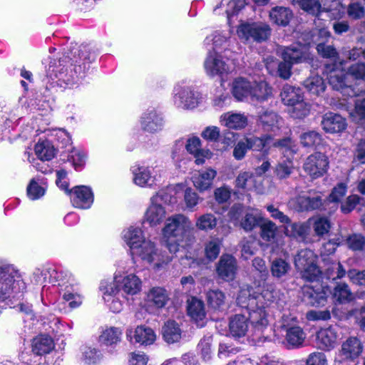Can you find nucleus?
<instances>
[{
    "mask_svg": "<svg viewBox=\"0 0 365 365\" xmlns=\"http://www.w3.org/2000/svg\"><path fill=\"white\" fill-rule=\"evenodd\" d=\"M346 74L339 71H331L328 76L329 83L333 89L339 91L347 97L356 96L355 94H351L346 91L347 88H352V86L349 81H346Z\"/></svg>",
    "mask_w": 365,
    "mask_h": 365,
    "instance_id": "4468645a",
    "label": "nucleus"
},
{
    "mask_svg": "<svg viewBox=\"0 0 365 365\" xmlns=\"http://www.w3.org/2000/svg\"><path fill=\"white\" fill-rule=\"evenodd\" d=\"M328 165V159L324 154L314 153L306 159L303 168L311 177L317 178L322 176L327 172Z\"/></svg>",
    "mask_w": 365,
    "mask_h": 365,
    "instance_id": "0eeeda50",
    "label": "nucleus"
},
{
    "mask_svg": "<svg viewBox=\"0 0 365 365\" xmlns=\"http://www.w3.org/2000/svg\"><path fill=\"white\" fill-rule=\"evenodd\" d=\"M249 150L254 151H262L267 145L272 140L271 135H267L263 137L250 136L244 138Z\"/></svg>",
    "mask_w": 365,
    "mask_h": 365,
    "instance_id": "a18cd8bd",
    "label": "nucleus"
},
{
    "mask_svg": "<svg viewBox=\"0 0 365 365\" xmlns=\"http://www.w3.org/2000/svg\"><path fill=\"white\" fill-rule=\"evenodd\" d=\"M291 270L290 264L282 258L273 259L270 265L272 276L277 279L285 277Z\"/></svg>",
    "mask_w": 365,
    "mask_h": 365,
    "instance_id": "f704fd0d",
    "label": "nucleus"
},
{
    "mask_svg": "<svg viewBox=\"0 0 365 365\" xmlns=\"http://www.w3.org/2000/svg\"><path fill=\"white\" fill-rule=\"evenodd\" d=\"M280 96L284 104L289 107L304 98L300 88L288 84L283 86Z\"/></svg>",
    "mask_w": 365,
    "mask_h": 365,
    "instance_id": "bb28decb",
    "label": "nucleus"
},
{
    "mask_svg": "<svg viewBox=\"0 0 365 365\" xmlns=\"http://www.w3.org/2000/svg\"><path fill=\"white\" fill-rule=\"evenodd\" d=\"M272 95V88L264 81L252 83L250 98L252 101L263 102Z\"/></svg>",
    "mask_w": 365,
    "mask_h": 365,
    "instance_id": "a878e982",
    "label": "nucleus"
},
{
    "mask_svg": "<svg viewBox=\"0 0 365 365\" xmlns=\"http://www.w3.org/2000/svg\"><path fill=\"white\" fill-rule=\"evenodd\" d=\"M43 188L39 186L34 180H31L27 187V195L29 197L31 200H36L43 196Z\"/></svg>",
    "mask_w": 365,
    "mask_h": 365,
    "instance_id": "0e129e2a",
    "label": "nucleus"
},
{
    "mask_svg": "<svg viewBox=\"0 0 365 365\" xmlns=\"http://www.w3.org/2000/svg\"><path fill=\"white\" fill-rule=\"evenodd\" d=\"M141 284V280L135 274L115 276L114 284L108 285L104 293L112 295L122 291L124 294L135 295L140 291Z\"/></svg>",
    "mask_w": 365,
    "mask_h": 365,
    "instance_id": "20e7f679",
    "label": "nucleus"
},
{
    "mask_svg": "<svg viewBox=\"0 0 365 365\" xmlns=\"http://www.w3.org/2000/svg\"><path fill=\"white\" fill-rule=\"evenodd\" d=\"M260 227V236L267 242H270L275 238L277 227L275 223L268 220L259 225Z\"/></svg>",
    "mask_w": 365,
    "mask_h": 365,
    "instance_id": "6e6d98bb",
    "label": "nucleus"
},
{
    "mask_svg": "<svg viewBox=\"0 0 365 365\" xmlns=\"http://www.w3.org/2000/svg\"><path fill=\"white\" fill-rule=\"evenodd\" d=\"M123 238L130 247L131 252L144 240H143L141 230L133 227H130L124 231Z\"/></svg>",
    "mask_w": 365,
    "mask_h": 365,
    "instance_id": "4c0bfd02",
    "label": "nucleus"
},
{
    "mask_svg": "<svg viewBox=\"0 0 365 365\" xmlns=\"http://www.w3.org/2000/svg\"><path fill=\"white\" fill-rule=\"evenodd\" d=\"M222 247V240L217 237H210L204 243V254L206 259L210 262L215 260Z\"/></svg>",
    "mask_w": 365,
    "mask_h": 365,
    "instance_id": "cd10ccee",
    "label": "nucleus"
},
{
    "mask_svg": "<svg viewBox=\"0 0 365 365\" xmlns=\"http://www.w3.org/2000/svg\"><path fill=\"white\" fill-rule=\"evenodd\" d=\"M158 197H153L152 204L148 208L145 218L151 225H156L163 222L165 217V211L163 207L156 202Z\"/></svg>",
    "mask_w": 365,
    "mask_h": 365,
    "instance_id": "412c9836",
    "label": "nucleus"
},
{
    "mask_svg": "<svg viewBox=\"0 0 365 365\" xmlns=\"http://www.w3.org/2000/svg\"><path fill=\"white\" fill-rule=\"evenodd\" d=\"M204 66L207 73L210 76L222 73L228 70L226 63L215 52L209 53L205 61Z\"/></svg>",
    "mask_w": 365,
    "mask_h": 365,
    "instance_id": "f3484780",
    "label": "nucleus"
},
{
    "mask_svg": "<svg viewBox=\"0 0 365 365\" xmlns=\"http://www.w3.org/2000/svg\"><path fill=\"white\" fill-rule=\"evenodd\" d=\"M133 173L135 175L134 182L139 186L151 185L154 181L150 170L147 168H138L134 170Z\"/></svg>",
    "mask_w": 365,
    "mask_h": 365,
    "instance_id": "8fccbe9b",
    "label": "nucleus"
},
{
    "mask_svg": "<svg viewBox=\"0 0 365 365\" xmlns=\"http://www.w3.org/2000/svg\"><path fill=\"white\" fill-rule=\"evenodd\" d=\"M147 300L156 307L162 308L165 306L169 300V294L165 289L160 287H155L148 292Z\"/></svg>",
    "mask_w": 365,
    "mask_h": 365,
    "instance_id": "b1692460",
    "label": "nucleus"
},
{
    "mask_svg": "<svg viewBox=\"0 0 365 365\" xmlns=\"http://www.w3.org/2000/svg\"><path fill=\"white\" fill-rule=\"evenodd\" d=\"M309 106L304 102L303 98L302 101L291 106L289 113L294 118H302L309 114Z\"/></svg>",
    "mask_w": 365,
    "mask_h": 365,
    "instance_id": "4d7b16f0",
    "label": "nucleus"
},
{
    "mask_svg": "<svg viewBox=\"0 0 365 365\" xmlns=\"http://www.w3.org/2000/svg\"><path fill=\"white\" fill-rule=\"evenodd\" d=\"M14 269L10 265L0 267V301H4L10 297L12 284L14 283Z\"/></svg>",
    "mask_w": 365,
    "mask_h": 365,
    "instance_id": "f8f14e48",
    "label": "nucleus"
},
{
    "mask_svg": "<svg viewBox=\"0 0 365 365\" xmlns=\"http://www.w3.org/2000/svg\"><path fill=\"white\" fill-rule=\"evenodd\" d=\"M184 108H194L198 104V94L190 89H184L179 93Z\"/></svg>",
    "mask_w": 365,
    "mask_h": 365,
    "instance_id": "de8ad7c7",
    "label": "nucleus"
},
{
    "mask_svg": "<svg viewBox=\"0 0 365 365\" xmlns=\"http://www.w3.org/2000/svg\"><path fill=\"white\" fill-rule=\"evenodd\" d=\"M299 140L301 145L304 148H316L322 144V138L319 133L309 130L302 133Z\"/></svg>",
    "mask_w": 365,
    "mask_h": 365,
    "instance_id": "ea45409f",
    "label": "nucleus"
},
{
    "mask_svg": "<svg viewBox=\"0 0 365 365\" xmlns=\"http://www.w3.org/2000/svg\"><path fill=\"white\" fill-rule=\"evenodd\" d=\"M293 170V163L291 160H284L275 166L274 172L278 179L284 180L290 176Z\"/></svg>",
    "mask_w": 365,
    "mask_h": 365,
    "instance_id": "13d9d810",
    "label": "nucleus"
},
{
    "mask_svg": "<svg viewBox=\"0 0 365 365\" xmlns=\"http://www.w3.org/2000/svg\"><path fill=\"white\" fill-rule=\"evenodd\" d=\"M252 83L243 78H236L232 83V93L237 101L250 96Z\"/></svg>",
    "mask_w": 365,
    "mask_h": 365,
    "instance_id": "c756f323",
    "label": "nucleus"
},
{
    "mask_svg": "<svg viewBox=\"0 0 365 365\" xmlns=\"http://www.w3.org/2000/svg\"><path fill=\"white\" fill-rule=\"evenodd\" d=\"M132 255H138L143 260L151 263L158 257L155 245L150 241L143 240L132 252Z\"/></svg>",
    "mask_w": 365,
    "mask_h": 365,
    "instance_id": "6ab92c4d",
    "label": "nucleus"
},
{
    "mask_svg": "<svg viewBox=\"0 0 365 365\" xmlns=\"http://www.w3.org/2000/svg\"><path fill=\"white\" fill-rule=\"evenodd\" d=\"M248 318L242 314H237L230 319L229 329L234 337L240 338L245 336L248 330Z\"/></svg>",
    "mask_w": 365,
    "mask_h": 365,
    "instance_id": "a211bd4d",
    "label": "nucleus"
},
{
    "mask_svg": "<svg viewBox=\"0 0 365 365\" xmlns=\"http://www.w3.org/2000/svg\"><path fill=\"white\" fill-rule=\"evenodd\" d=\"M259 120L265 130H272L277 127L278 115L269 110H262L259 112Z\"/></svg>",
    "mask_w": 365,
    "mask_h": 365,
    "instance_id": "79ce46f5",
    "label": "nucleus"
},
{
    "mask_svg": "<svg viewBox=\"0 0 365 365\" xmlns=\"http://www.w3.org/2000/svg\"><path fill=\"white\" fill-rule=\"evenodd\" d=\"M307 227L304 223L291 222L285 226L284 233L294 238L303 237L307 233Z\"/></svg>",
    "mask_w": 365,
    "mask_h": 365,
    "instance_id": "864d4df0",
    "label": "nucleus"
},
{
    "mask_svg": "<svg viewBox=\"0 0 365 365\" xmlns=\"http://www.w3.org/2000/svg\"><path fill=\"white\" fill-rule=\"evenodd\" d=\"M165 237L180 242L193 244L195 242L192 222L183 215H175L167 220L163 228Z\"/></svg>",
    "mask_w": 365,
    "mask_h": 365,
    "instance_id": "f257e3e1",
    "label": "nucleus"
},
{
    "mask_svg": "<svg viewBox=\"0 0 365 365\" xmlns=\"http://www.w3.org/2000/svg\"><path fill=\"white\" fill-rule=\"evenodd\" d=\"M363 351V346L356 337H350L341 346V354L348 359L357 358Z\"/></svg>",
    "mask_w": 365,
    "mask_h": 365,
    "instance_id": "aec40b11",
    "label": "nucleus"
},
{
    "mask_svg": "<svg viewBox=\"0 0 365 365\" xmlns=\"http://www.w3.org/2000/svg\"><path fill=\"white\" fill-rule=\"evenodd\" d=\"M212 341L211 336L204 337L198 344V348L201 351V354L205 360L210 358L212 351Z\"/></svg>",
    "mask_w": 365,
    "mask_h": 365,
    "instance_id": "69168bd1",
    "label": "nucleus"
},
{
    "mask_svg": "<svg viewBox=\"0 0 365 365\" xmlns=\"http://www.w3.org/2000/svg\"><path fill=\"white\" fill-rule=\"evenodd\" d=\"M346 81H349L352 88L346 91L351 94L359 96L365 92V64L355 63L351 65L346 73Z\"/></svg>",
    "mask_w": 365,
    "mask_h": 365,
    "instance_id": "39448f33",
    "label": "nucleus"
},
{
    "mask_svg": "<svg viewBox=\"0 0 365 365\" xmlns=\"http://www.w3.org/2000/svg\"><path fill=\"white\" fill-rule=\"evenodd\" d=\"M187 313L192 319L195 321H201L205 317L206 313L202 301L196 297H192L187 300Z\"/></svg>",
    "mask_w": 365,
    "mask_h": 365,
    "instance_id": "72a5a7b5",
    "label": "nucleus"
},
{
    "mask_svg": "<svg viewBox=\"0 0 365 365\" xmlns=\"http://www.w3.org/2000/svg\"><path fill=\"white\" fill-rule=\"evenodd\" d=\"M303 86L307 91L316 96L323 93L326 87L323 78L318 75L307 78L304 81Z\"/></svg>",
    "mask_w": 365,
    "mask_h": 365,
    "instance_id": "e433bc0d",
    "label": "nucleus"
},
{
    "mask_svg": "<svg viewBox=\"0 0 365 365\" xmlns=\"http://www.w3.org/2000/svg\"><path fill=\"white\" fill-rule=\"evenodd\" d=\"M260 216L253 212H246L240 221V226L245 232H250L259 225Z\"/></svg>",
    "mask_w": 365,
    "mask_h": 365,
    "instance_id": "09e8293b",
    "label": "nucleus"
},
{
    "mask_svg": "<svg viewBox=\"0 0 365 365\" xmlns=\"http://www.w3.org/2000/svg\"><path fill=\"white\" fill-rule=\"evenodd\" d=\"M317 51L318 53L323 58H335L338 53L332 45H327L324 42H320L317 45Z\"/></svg>",
    "mask_w": 365,
    "mask_h": 365,
    "instance_id": "e2e57ef3",
    "label": "nucleus"
},
{
    "mask_svg": "<svg viewBox=\"0 0 365 365\" xmlns=\"http://www.w3.org/2000/svg\"><path fill=\"white\" fill-rule=\"evenodd\" d=\"M302 300L312 307L324 305L327 301L325 294L318 292L311 287H305L302 291Z\"/></svg>",
    "mask_w": 365,
    "mask_h": 365,
    "instance_id": "393cba45",
    "label": "nucleus"
},
{
    "mask_svg": "<svg viewBox=\"0 0 365 365\" xmlns=\"http://www.w3.org/2000/svg\"><path fill=\"white\" fill-rule=\"evenodd\" d=\"M141 127L145 131L155 133L160 130L164 124L163 117L155 110L148 111L141 117Z\"/></svg>",
    "mask_w": 365,
    "mask_h": 365,
    "instance_id": "2eb2a0df",
    "label": "nucleus"
},
{
    "mask_svg": "<svg viewBox=\"0 0 365 365\" xmlns=\"http://www.w3.org/2000/svg\"><path fill=\"white\" fill-rule=\"evenodd\" d=\"M293 16L292 11L287 7L277 6L270 13V19L277 25L287 26Z\"/></svg>",
    "mask_w": 365,
    "mask_h": 365,
    "instance_id": "473e14b6",
    "label": "nucleus"
},
{
    "mask_svg": "<svg viewBox=\"0 0 365 365\" xmlns=\"http://www.w3.org/2000/svg\"><path fill=\"white\" fill-rule=\"evenodd\" d=\"M282 327L286 331L285 339L290 346L297 347L303 343L305 334L299 327H289L283 323Z\"/></svg>",
    "mask_w": 365,
    "mask_h": 365,
    "instance_id": "5701e85b",
    "label": "nucleus"
},
{
    "mask_svg": "<svg viewBox=\"0 0 365 365\" xmlns=\"http://www.w3.org/2000/svg\"><path fill=\"white\" fill-rule=\"evenodd\" d=\"M350 280L359 285H365V269L359 271L355 269H350L347 272Z\"/></svg>",
    "mask_w": 365,
    "mask_h": 365,
    "instance_id": "774afa93",
    "label": "nucleus"
},
{
    "mask_svg": "<svg viewBox=\"0 0 365 365\" xmlns=\"http://www.w3.org/2000/svg\"><path fill=\"white\" fill-rule=\"evenodd\" d=\"M237 31L241 39L262 43L269 38L272 29L267 24L257 21L242 23L238 26Z\"/></svg>",
    "mask_w": 365,
    "mask_h": 365,
    "instance_id": "7ed1b4c3",
    "label": "nucleus"
},
{
    "mask_svg": "<svg viewBox=\"0 0 365 365\" xmlns=\"http://www.w3.org/2000/svg\"><path fill=\"white\" fill-rule=\"evenodd\" d=\"M317 256L309 249L298 251L294 256V263L296 269L302 279L314 282L319 278L321 273L317 264Z\"/></svg>",
    "mask_w": 365,
    "mask_h": 365,
    "instance_id": "f03ea898",
    "label": "nucleus"
},
{
    "mask_svg": "<svg viewBox=\"0 0 365 365\" xmlns=\"http://www.w3.org/2000/svg\"><path fill=\"white\" fill-rule=\"evenodd\" d=\"M121 331L118 328L110 327L106 329L99 336L101 343L112 345L120 340Z\"/></svg>",
    "mask_w": 365,
    "mask_h": 365,
    "instance_id": "3c124183",
    "label": "nucleus"
},
{
    "mask_svg": "<svg viewBox=\"0 0 365 365\" xmlns=\"http://www.w3.org/2000/svg\"><path fill=\"white\" fill-rule=\"evenodd\" d=\"M247 313L249 314L247 318L255 327L262 329L267 325L266 314L261 306L258 305L257 308L250 310Z\"/></svg>",
    "mask_w": 365,
    "mask_h": 365,
    "instance_id": "a19ab883",
    "label": "nucleus"
},
{
    "mask_svg": "<svg viewBox=\"0 0 365 365\" xmlns=\"http://www.w3.org/2000/svg\"><path fill=\"white\" fill-rule=\"evenodd\" d=\"M331 228V223L326 217H319L314 221L313 229L317 236L324 237L328 234Z\"/></svg>",
    "mask_w": 365,
    "mask_h": 365,
    "instance_id": "bf43d9fd",
    "label": "nucleus"
},
{
    "mask_svg": "<svg viewBox=\"0 0 365 365\" xmlns=\"http://www.w3.org/2000/svg\"><path fill=\"white\" fill-rule=\"evenodd\" d=\"M35 153L41 160H51L55 156V148L48 141L38 143L35 145Z\"/></svg>",
    "mask_w": 365,
    "mask_h": 365,
    "instance_id": "37998d69",
    "label": "nucleus"
},
{
    "mask_svg": "<svg viewBox=\"0 0 365 365\" xmlns=\"http://www.w3.org/2000/svg\"><path fill=\"white\" fill-rule=\"evenodd\" d=\"M346 192V185L343 183L339 184L332 190L329 197L326 198V200H327V205L331 202L337 203L340 202L341 199L345 196Z\"/></svg>",
    "mask_w": 365,
    "mask_h": 365,
    "instance_id": "052dcab7",
    "label": "nucleus"
},
{
    "mask_svg": "<svg viewBox=\"0 0 365 365\" xmlns=\"http://www.w3.org/2000/svg\"><path fill=\"white\" fill-rule=\"evenodd\" d=\"M237 269V261L230 254H223L216 264V272L218 277L225 281H232Z\"/></svg>",
    "mask_w": 365,
    "mask_h": 365,
    "instance_id": "6e6552de",
    "label": "nucleus"
},
{
    "mask_svg": "<svg viewBox=\"0 0 365 365\" xmlns=\"http://www.w3.org/2000/svg\"><path fill=\"white\" fill-rule=\"evenodd\" d=\"M345 243L352 251H362L365 247V237L360 233H353L347 236Z\"/></svg>",
    "mask_w": 365,
    "mask_h": 365,
    "instance_id": "603ef678",
    "label": "nucleus"
},
{
    "mask_svg": "<svg viewBox=\"0 0 365 365\" xmlns=\"http://www.w3.org/2000/svg\"><path fill=\"white\" fill-rule=\"evenodd\" d=\"M361 197L357 195L349 196L346 200L341 204V210L344 214L350 213L358 204L361 202Z\"/></svg>",
    "mask_w": 365,
    "mask_h": 365,
    "instance_id": "680f3d73",
    "label": "nucleus"
},
{
    "mask_svg": "<svg viewBox=\"0 0 365 365\" xmlns=\"http://www.w3.org/2000/svg\"><path fill=\"white\" fill-rule=\"evenodd\" d=\"M333 297L341 304L350 302L354 299V294L345 283H339L334 287Z\"/></svg>",
    "mask_w": 365,
    "mask_h": 365,
    "instance_id": "58836bf2",
    "label": "nucleus"
},
{
    "mask_svg": "<svg viewBox=\"0 0 365 365\" xmlns=\"http://www.w3.org/2000/svg\"><path fill=\"white\" fill-rule=\"evenodd\" d=\"M222 120L226 127L235 130L243 129L248 123L247 117L242 113H225L222 116Z\"/></svg>",
    "mask_w": 365,
    "mask_h": 365,
    "instance_id": "2f4dec72",
    "label": "nucleus"
},
{
    "mask_svg": "<svg viewBox=\"0 0 365 365\" xmlns=\"http://www.w3.org/2000/svg\"><path fill=\"white\" fill-rule=\"evenodd\" d=\"M162 333L164 340L168 344H173L180 339L182 331L178 323L169 320L163 327Z\"/></svg>",
    "mask_w": 365,
    "mask_h": 365,
    "instance_id": "c85d7f7f",
    "label": "nucleus"
},
{
    "mask_svg": "<svg viewBox=\"0 0 365 365\" xmlns=\"http://www.w3.org/2000/svg\"><path fill=\"white\" fill-rule=\"evenodd\" d=\"M69 192L72 194L71 202L76 207L88 209L93 202V193L88 187L76 186Z\"/></svg>",
    "mask_w": 365,
    "mask_h": 365,
    "instance_id": "9b49d317",
    "label": "nucleus"
},
{
    "mask_svg": "<svg viewBox=\"0 0 365 365\" xmlns=\"http://www.w3.org/2000/svg\"><path fill=\"white\" fill-rule=\"evenodd\" d=\"M260 295L255 292L250 285H243L240 290L237 298V304L242 308L247 309V312L255 309L259 305Z\"/></svg>",
    "mask_w": 365,
    "mask_h": 365,
    "instance_id": "9d476101",
    "label": "nucleus"
},
{
    "mask_svg": "<svg viewBox=\"0 0 365 365\" xmlns=\"http://www.w3.org/2000/svg\"><path fill=\"white\" fill-rule=\"evenodd\" d=\"M292 2L314 16L319 15L322 11V5L319 0H292Z\"/></svg>",
    "mask_w": 365,
    "mask_h": 365,
    "instance_id": "c03bdc74",
    "label": "nucleus"
},
{
    "mask_svg": "<svg viewBox=\"0 0 365 365\" xmlns=\"http://www.w3.org/2000/svg\"><path fill=\"white\" fill-rule=\"evenodd\" d=\"M208 304L215 309H220L225 304V294L220 290H210L207 293Z\"/></svg>",
    "mask_w": 365,
    "mask_h": 365,
    "instance_id": "5fc2aeb1",
    "label": "nucleus"
},
{
    "mask_svg": "<svg viewBox=\"0 0 365 365\" xmlns=\"http://www.w3.org/2000/svg\"><path fill=\"white\" fill-rule=\"evenodd\" d=\"M134 338L137 343L143 345H149L155 341L156 336L151 328L138 326L135 329Z\"/></svg>",
    "mask_w": 365,
    "mask_h": 365,
    "instance_id": "c9c22d12",
    "label": "nucleus"
},
{
    "mask_svg": "<svg viewBox=\"0 0 365 365\" xmlns=\"http://www.w3.org/2000/svg\"><path fill=\"white\" fill-rule=\"evenodd\" d=\"M336 342V334L333 329H321L317 334V344L319 349L329 350Z\"/></svg>",
    "mask_w": 365,
    "mask_h": 365,
    "instance_id": "4be33fe9",
    "label": "nucleus"
},
{
    "mask_svg": "<svg viewBox=\"0 0 365 365\" xmlns=\"http://www.w3.org/2000/svg\"><path fill=\"white\" fill-rule=\"evenodd\" d=\"M217 218L212 213H206L200 216L196 222L195 227L202 231L207 232L213 230L217 225Z\"/></svg>",
    "mask_w": 365,
    "mask_h": 365,
    "instance_id": "49530a36",
    "label": "nucleus"
},
{
    "mask_svg": "<svg viewBox=\"0 0 365 365\" xmlns=\"http://www.w3.org/2000/svg\"><path fill=\"white\" fill-rule=\"evenodd\" d=\"M54 348L53 339L46 335L35 338L32 344V351L36 355L48 354Z\"/></svg>",
    "mask_w": 365,
    "mask_h": 365,
    "instance_id": "7c9ffc66",
    "label": "nucleus"
},
{
    "mask_svg": "<svg viewBox=\"0 0 365 365\" xmlns=\"http://www.w3.org/2000/svg\"><path fill=\"white\" fill-rule=\"evenodd\" d=\"M281 56L283 60L287 61L292 65L312 61V56L308 48L299 43L282 47Z\"/></svg>",
    "mask_w": 365,
    "mask_h": 365,
    "instance_id": "423d86ee",
    "label": "nucleus"
},
{
    "mask_svg": "<svg viewBox=\"0 0 365 365\" xmlns=\"http://www.w3.org/2000/svg\"><path fill=\"white\" fill-rule=\"evenodd\" d=\"M216 175V170L212 168H207L205 170L195 173L192 176V181L194 186L198 190L202 192L211 187Z\"/></svg>",
    "mask_w": 365,
    "mask_h": 365,
    "instance_id": "dca6fc26",
    "label": "nucleus"
},
{
    "mask_svg": "<svg viewBox=\"0 0 365 365\" xmlns=\"http://www.w3.org/2000/svg\"><path fill=\"white\" fill-rule=\"evenodd\" d=\"M296 201L301 211L326 210L328 205L326 198H323V195L319 192L314 194L309 192V195L299 196Z\"/></svg>",
    "mask_w": 365,
    "mask_h": 365,
    "instance_id": "1a4fd4ad",
    "label": "nucleus"
},
{
    "mask_svg": "<svg viewBox=\"0 0 365 365\" xmlns=\"http://www.w3.org/2000/svg\"><path fill=\"white\" fill-rule=\"evenodd\" d=\"M321 125L327 133H335L343 131L346 128V120L340 115L327 113L322 117Z\"/></svg>",
    "mask_w": 365,
    "mask_h": 365,
    "instance_id": "ddd939ff",
    "label": "nucleus"
},
{
    "mask_svg": "<svg viewBox=\"0 0 365 365\" xmlns=\"http://www.w3.org/2000/svg\"><path fill=\"white\" fill-rule=\"evenodd\" d=\"M83 361L87 364L97 363L101 359V354L94 348L87 347L83 352Z\"/></svg>",
    "mask_w": 365,
    "mask_h": 365,
    "instance_id": "338daca9",
    "label": "nucleus"
}]
</instances>
